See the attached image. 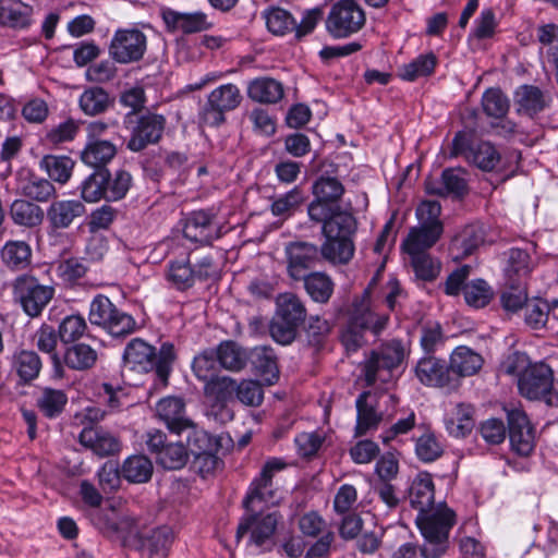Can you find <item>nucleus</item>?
Segmentation results:
<instances>
[{"mask_svg": "<svg viewBox=\"0 0 558 558\" xmlns=\"http://www.w3.org/2000/svg\"><path fill=\"white\" fill-rule=\"evenodd\" d=\"M111 105L109 94L101 87H89L80 97V107L88 116L105 112Z\"/></svg>", "mask_w": 558, "mask_h": 558, "instance_id": "49530a36", "label": "nucleus"}, {"mask_svg": "<svg viewBox=\"0 0 558 558\" xmlns=\"http://www.w3.org/2000/svg\"><path fill=\"white\" fill-rule=\"evenodd\" d=\"M88 319L92 325L101 327L113 337L128 336L137 328L135 319L128 313L120 311L104 294L96 295L90 302Z\"/></svg>", "mask_w": 558, "mask_h": 558, "instance_id": "1a4fd4ad", "label": "nucleus"}, {"mask_svg": "<svg viewBox=\"0 0 558 558\" xmlns=\"http://www.w3.org/2000/svg\"><path fill=\"white\" fill-rule=\"evenodd\" d=\"M177 357L174 345L170 342L161 344L159 352L141 338L132 339L123 352V362L131 371L149 373L156 371L161 386H167L172 364Z\"/></svg>", "mask_w": 558, "mask_h": 558, "instance_id": "f03ea898", "label": "nucleus"}, {"mask_svg": "<svg viewBox=\"0 0 558 558\" xmlns=\"http://www.w3.org/2000/svg\"><path fill=\"white\" fill-rule=\"evenodd\" d=\"M287 270L293 280H301L320 260V250L304 241L290 242L286 246Z\"/></svg>", "mask_w": 558, "mask_h": 558, "instance_id": "f3484780", "label": "nucleus"}, {"mask_svg": "<svg viewBox=\"0 0 558 558\" xmlns=\"http://www.w3.org/2000/svg\"><path fill=\"white\" fill-rule=\"evenodd\" d=\"M235 396L245 405L258 407L263 402L264 391L258 381L244 379L241 383H236Z\"/></svg>", "mask_w": 558, "mask_h": 558, "instance_id": "69168bd1", "label": "nucleus"}, {"mask_svg": "<svg viewBox=\"0 0 558 558\" xmlns=\"http://www.w3.org/2000/svg\"><path fill=\"white\" fill-rule=\"evenodd\" d=\"M551 379L553 369L547 364H530L519 377V391L530 400H541L551 386Z\"/></svg>", "mask_w": 558, "mask_h": 558, "instance_id": "aec40b11", "label": "nucleus"}, {"mask_svg": "<svg viewBox=\"0 0 558 558\" xmlns=\"http://www.w3.org/2000/svg\"><path fill=\"white\" fill-rule=\"evenodd\" d=\"M464 174L465 171L461 168L446 169L441 174L442 184L435 187L433 182L427 179L425 181V190L428 194L442 195L445 193H452L457 196H462L466 193V180Z\"/></svg>", "mask_w": 558, "mask_h": 558, "instance_id": "c9c22d12", "label": "nucleus"}, {"mask_svg": "<svg viewBox=\"0 0 558 558\" xmlns=\"http://www.w3.org/2000/svg\"><path fill=\"white\" fill-rule=\"evenodd\" d=\"M215 351L219 365L230 372L242 371L250 361L246 349L232 340L222 341Z\"/></svg>", "mask_w": 558, "mask_h": 558, "instance_id": "2f4dec72", "label": "nucleus"}, {"mask_svg": "<svg viewBox=\"0 0 558 558\" xmlns=\"http://www.w3.org/2000/svg\"><path fill=\"white\" fill-rule=\"evenodd\" d=\"M77 440L84 448L100 458L118 454L122 448L118 436L97 424L85 426L81 430Z\"/></svg>", "mask_w": 558, "mask_h": 558, "instance_id": "6ab92c4d", "label": "nucleus"}, {"mask_svg": "<svg viewBox=\"0 0 558 558\" xmlns=\"http://www.w3.org/2000/svg\"><path fill=\"white\" fill-rule=\"evenodd\" d=\"M405 356V349L398 340H391L372 350L364 361V375L367 386L376 381L387 384Z\"/></svg>", "mask_w": 558, "mask_h": 558, "instance_id": "0eeeda50", "label": "nucleus"}, {"mask_svg": "<svg viewBox=\"0 0 558 558\" xmlns=\"http://www.w3.org/2000/svg\"><path fill=\"white\" fill-rule=\"evenodd\" d=\"M445 337L439 323H427L421 333V347L427 354L434 353L439 347L444 345Z\"/></svg>", "mask_w": 558, "mask_h": 558, "instance_id": "774afa93", "label": "nucleus"}, {"mask_svg": "<svg viewBox=\"0 0 558 558\" xmlns=\"http://www.w3.org/2000/svg\"><path fill=\"white\" fill-rule=\"evenodd\" d=\"M356 425L355 436L360 437L376 429L383 420V413L377 410V395L371 391L362 392L355 402Z\"/></svg>", "mask_w": 558, "mask_h": 558, "instance_id": "b1692460", "label": "nucleus"}, {"mask_svg": "<svg viewBox=\"0 0 558 558\" xmlns=\"http://www.w3.org/2000/svg\"><path fill=\"white\" fill-rule=\"evenodd\" d=\"M299 328L300 326L295 323L286 320L276 314L269 325L271 338L282 345L291 344L295 340Z\"/></svg>", "mask_w": 558, "mask_h": 558, "instance_id": "e2e57ef3", "label": "nucleus"}, {"mask_svg": "<svg viewBox=\"0 0 558 558\" xmlns=\"http://www.w3.org/2000/svg\"><path fill=\"white\" fill-rule=\"evenodd\" d=\"M276 315L301 326L306 318V307L294 293H281L276 299Z\"/></svg>", "mask_w": 558, "mask_h": 558, "instance_id": "4c0bfd02", "label": "nucleus"}, {"mask_svg": "<svg viewBox=\"0 0 558 558\" xmlns=\"http://www.w3.org/2000/svg\"><path fill=\"white\" fill-rule=\"evenodd\" d=\"M153 463L143 454L129 457L122 465V476L131 483L148 482L153 475Z\"/></svg>", "mask_w": 558, "mask_h": 558, "instance_id": "c03bdc74", "label": "nucleus"}, {"mask_svg": "<svg viewBox=\"0 0 558 558\" xmlns=\"http://www.w3.org/2000/svg\"><path fill=\"white\" fill-rule=\"evenodd\" d=\"M307 294L314 302L327 303L333 293V282L324 272H308L301 278Z\"/></svg>", "mask_w": 558, "mask_h": 558, "instance_id": "58836bf2", "label": "nucleus"}, {"mask_svg": "<svg viewBox=\"0 0 558 558\" xmlns=\"http://www.w3.org/2000/svg\"><path fill=\"white\" fill-rule=\"evenodd\" d=\"M286 466L287 464L278 458H271L263 464L260 472L250 484L242 501L245 510H263L264 506L279 504L281 493L274 478Z\"/></svg>", "mask_w": 558, "mask_h": 558, "instance_id": "423d86ee", "label": "nucleus"}, {"mask_svg": "<svg viewBox=\"0 0 558 558\" xmlns=\"http://www.w3.org/2000/svg\"><path fill=\"white\" fill-rule=\"evenodd\" d=\"M132 185V175L124 169H118L110 174L106 169V201L116 202L122 199Z\"/></svg>", "mask_w": 558, "mask_h": 558, "instance_id": "09e8293b", "label": "nucleus"}, {"mask_svg": "<svg viewBox=\"0 0 558 558\" xmlns=\"http://www.w3.org/2000/svg\"><path fill=\"white\" fill-rule=\"evenodd\" d=\"M11 369L24 384L36 379L43 367L39 355L33 350L16 349L10 357Z\"/></svg>", "mask_w": 558, "mask_h": 558, "instance_id": "c85d7f7f", "label": "nucleus"}, {"mask_svg": "<svg viewBox=\"0 0 558 558\" xmlns=\"http://www.w3.org/2000/svg\"><path fill=\"white\" fill-rule=\"evenodd\" d=\"M448 381L449 367L446 361L435 356L421 357V384L444 387Z\"/></svg>", "mask_w": 558, "mask_h": 558, "instance_id": "e433bc0d", "label": "nucleus"}, {"mask_svg": "<svg viewBox=\"0 0 558 558\" xmlns=\"http://www.w3.org/2000/svg\"><path fill=\"white\" fill-rule=\"evenodd\" d=\"M167 279L177 290L185 291L193 287L196 275L189 259H178L169 263Z\"/></svg>", "mask_w": 558, "mask_h": 558, "instance_id": "a18cd8bd", "label": "nucleus"}, {"mask_svg": "<svg viewBox=\"0 0 558 558\" xmlns=\"http://www.w3.org/2000/svg\"><path fill=\"white\" fill-rule=\"evenodd\" d=\"M483 364L482 356L468 347H458L451 354L450 368L460 376L474 375Z\"/></svg>", "mask_w": 558, "mask_h": 558, "instance_id": "ea45409f", "label": "nucleus"}, {"mask_svg": "<svg viewBox=\"0 0 558 558\" xmlns=\"http://www.w3.org/2000/svg\"><path fill=\"white\" fill-rule=\"evenodd\" d=\"M280 519L281 515L277 511L264 513L262 510H246L238 524L235 539L240 542L248 535V545L270 550Z\"/></svg>", "mask_w": 558, "mask_h": 558, "instance_id": "6e6552de", "label": "nucleus"}, {"mask_svg": "<svg viewBox=\"0 0 558 558\" xmlns=\"http://www.w3.org/2000/svg\"><path fill=\"white\" fill-rule=\"evenodd\" d=\"M146 445L156 463L166 470H181L189 461V450L181 441H168L159 429L147 433Z\"/></svg>", "mask_w": 558, "mask_h": 558, "instance_id": "4468645a", "label": "nucleus"}, {"mask_svg": "<svg viewBox=\"0 0 558 558\" xmlns=\"http://www.w3.org/2000/svg\"><path fill=\"white\" fill-rule=\"evenodd\" d=\"M236 380L228 376H216L205 383L204 393L217 401H227L235 393Z\"/></svg>", "mask_w": 558, "mask_h": 558, "instance_id": "052dcab7", "label": "nucleus"}, {"mask_svg": "<svg viewBox=\"0 0 558 558\" xmlns=\"http://www.w3.org/2000/svg\"><path fill=\"white\" fill-rule=\"evenodd\" d=\"M304 202L303 191L295 186L286 194L277 197L270 205V211L276 217H290Z\"/></svg>", "mask_w": 558, "mask_h": 558, "instance_id": "603ef678", "label": "nucleus"}, {"mask_svg": "<svg viewBox=\"0 0 558 558\" xmlns=\"http://www.w3.org/2000/svg\"><path fill=\"white\" fill-rule=\"evenodd\" d=\"M87 324L82 315H69L62 319L58 335L63 343L74 342L86 331Z\"/></svg>", "mask_w": 558, "mask_h": 558, "instance_id": "0e129e2a", "label": "nucleus"}, {"mask_svg": "<svg viewBox=\"0 0 558 558\" xmlns=\"http://www.w3.org/2000/svg\"><path fill=\"white\" fill-rule=\"evenodd\" d=\"M484 112L492 118H504L509 110V99L499 88L487 89L482 97Z\"/></svg>", "mask_w": 558, "mask_h": 558, "instance_id": "4d7b16f0", "label": "nucleus"}, {"mask_svg": "<svg viewBox=\"0 0 558 558\" xmlns=\"http://www.w3.org/2000/svg\"><path fill=\"white\" fill-rule=\"evenodd\" d=\"M33 8L21 0H0V22L12 28H25L31 24Z\"/></svg>", "mask_w": 558, "mask_h": 558, "instance_id": "473e14b6", "label": "nucleus"}, {"mask_svg": "<svg viewBox=\"0 0 558 558\" xmlns=\"http://www.w3.org/2000/svg\"><path fill=\"white\" fill-rule=\"evenodd\" d=\"M10 214L15 223L25 227H35L44 218L41 208L25 199L14 201L11 205Z\"/></svg>", "mask_w": 558, "mask_h": 558, "instance_id": "de8ad7c7", "label": "nucleus"}, {"mask_svg": "<svg viewBox=\"0 0 558 558\" xmlns=\"http://www.w3.org/2000/svg\"><path fill=\"white\" fill-rule=\"evenodd\" d=\"M187 433L186 441L189 450V456L199 454L202 452L214 450L216 448V442L213 437L205 432L204 429L197 427V425L192 421V426L185 428Z\"/></svg>", "mask_w": 558, "mask_h": 558, "instance_id": "bf43d9fd", "label": "nucleus"}, {"mask_svg": "<svg viewBox=\"0 0 558 558\" xmlns=\"http://www.w3.org/2000/svg\"><path fill=\"white\" fill-rule=\"evenodd\" d=\"M253 368L266 385L271 386L279 379L277 356L269 347H256L250 352Z\"/></svg>", "mask_w": 558, "mask_h": 558, "instance_id": "cd10ccee", "label": "nucleus"}, {"mask_svg": "<svg viewBox=\"0 0 558 558\" xmlns=\"http://www.w3.org/2000/svg\"><path fill=\"white\" fill-rule=\"evenodd\" d=\"M264 16L268 31L274 35L282 36L296 27V21L291 13L280 8L266 11Z\"/></svg>", "mask_w": 558, "mask_h": 558, "instance_id": "864d4df0", "label": "nucleus"}, {"mask_svg": "<svg viewBox=\"0 0 558 558\" xmlns=\"http://www.w3.org/2000/svg\"><path fill=\"white\" fill-rule=\"evenodd\" d=\"M444 452L441 444L428 427L421 426V461L433 462Z\"/></svg>", "mask_w": 558, "mask_h": 558, "instance_id": "338daca9", "label": "nucleus"}, {"mask_svg": "<svg viewBox=\"0 0 558 558\" xmlns=\"http://www.w3.org/2000/svg\"><path fill=\"white\" fill-rule=\"evenodd\" d=\"M54 295V288L39 282L33 276H19L13 282V300L23 312L32 317H38Z\"/></svg>", "mask_w": 558, "mask_h": 558, "instance_id": "9d476101", "label": "nucleus"}, {"mask_svg": "<svg viewBox=\"0 0 558 558\" xmlns=\"http://www.w3.org/2000/svg\"><path fill=\"white\" fill-rule=\"evenodd\" d=\"M68 403V396L61 389L46 387L36 400L39 411L49 418L59 416Z\"/></svg>", "mask_w": 558, "mask_h": 558, "instance_id": "37998d69", "label": "nucleus"}, {"mask_svg": "<svg viewBox=\"0 0 558 558\" xmlns=\"http://www.w3.org/2000/svg\"><path fill=\"white\" fill-rule=\"evenodd\" d=\"M466 158L484 171L494 170L500 160L498 151L488 142L476 144L469 150Z\"/></svg>", "mask_w": 558, "mask_h": 558, "instance_id": "8fccbe9b", "label": "nucleus"}, {"mask_svg": "<svg viewBox=\"0 0 558 558\" xmlns=\"http://www.w3.org/2000/svg\"><path fill=\"white\" fill-rule=\"evenodd\" d=\"M126 122L132 125L126 148L133 153H140L149 145L160 142L167 119L163 114L146 110Z\"/></svg>", "mask_w": 558, "mask_h": 558, "instance_id": "f8f14e48", "label": "nucleus"}, {"mask_svg": "<svg viewBox=\"0 0 558 558\" xmlns=\"http://www.w3.org/2000/svg\"><path fill=\"white\" fill-rule=\"evenodd\" d=\"M435 485L429 473L421 472V556L439 558L449 544V532L456 523L454 512L445 501L435 504Z\"/></svg>", "mask_w": 558, "mask_h": 558, "instance_id": "f257e3e1", "label": "nucleus"}, {"mask_svg": "<svg viewBox=\"0 0 558 558\" xmlns=\"http://www.w3.org/2000/svg\"><path fill=\"white\" fill-rule=\"evenodd\" d=\"M97 357L96 350L90 345L75 343L65 350L63 360L65 365L72 369L86 371L96 364Z\"/></svg>", "mask_w": 558, "mask_h": 558, "instance_id": "a19ab883", "label": "nucleus"}, {"mask_svg": "<svg viewBox=\"0 0 558 558\" xmlns=\"http://www.w3.org/2000/svg\"><path fill=\"white\" fill-rule=\"evenodd\" d=\"M242 96L233 84H225L215 88L207 98L203 109L206 124L217 126L225 122V113L239 107Z\"/></svg>", "mask_w": 558, "mask_h": 558, "instance_id": "2eb2a0df", "label": "nucleus"}, {"mask_svg": "<svg viewBox=\"0 0 558 558\" xmlns=\"http://www.w3.org/2000/svg\"><path fill=\"white\" fill-rule=\"evenodd\" d=\"M463 293L465 302L476 308L484 307L493 298L490 287L482 279H476L464 284Z\"/></svg>", "mask_w": 558, "mask_h": 558, "instance_id": "13d9d810", "label": "nucleus"}, {"mask_svg": "<svg viewBox=\"0 0 558 558\" xmlns=\"http://www.w3.org/2000/svg\"><path fill=\"white\" fill-rule=\"evenodd\" d=\"M146 50L147 36L136 26L118 28L109 45V56L121 64L142 60Z\"/></svg>", "mask_w": 558, "mask_h": 558, "instance_id": "ddd939ff", "label": "nucleus"}, {"mask_svg": "<svg viewBox=\"0 0 558 558\" xmlns=\"http://www.w3.org/2000/svg\"><path fill=\"white\" fill-rule=\"evenodd\" d=\"M511 449L521 457L530 456L536 444L535 429L526 413L519 408L507 410Z\"/></svg>", "mask_w": 558, "mask_h": 558, "instance_id": "dca6fc26", "label": "nucleus"}, {"mask_svg": "<svg viewBox=\"0 0 558 558\" xmlns=\"http://www.w3.org/2000/svg\"><path fill=\"white\" fill-rule=\"evenodd\" d=\"M106 169H95L81 185L82 198L86 202L94 203L99 199H106Z\"/></svg>", "mask_w": 558, "mask_h": 558, "instance_id": "5fc2aeb1", "label": "nucleus"}, {"mask_svg": "<svg viewBox=\"0 0 558 558\" xmlns=\"http://www.w3.org/2000/svg\"><path fill=\"white\" fill-rule=\"evenodd\" d=\"M156 413L171 433L180 435L185 428L192 426V420L186 416L185 403L182 398L161 399L156 404Z\"/></svg>", "mask_w": 558, "mask_h": 558, "instance_id": "5701e85b", "label": "nucleus"}, {"mask_svg": "<svg viewBox=\"0 0 558 558\" xmlns=\"http://www.w3.org/2000/svg\"><path fill=\"white\" fill-rule=\"evenodd\" d=\"M16 189L23 196L37 202H47L56 193V189L49 180L25 169L19 172Z\"/></svg>", "mask_w": 558, "mask_h": 558, "instance_id": "bb28decb", "label": "nucleus"}, {"mask_svg": "<svg viewBox=\"0 0 558 558\" xmlns=\"http://www.w3.org/2000/svg\"><path fill=\"white\" fill-rule=\"evenodd\" d=\"M374 277L364 291L363 299L354 303L351 319L342 332L341 341L347 351H356L364 343L363 330H372L375 335L379 333L388 323L386 314L375 313L371 306L369 290L376 283Z\"/></svg>", "mask_w": 558, "mask_h": 558, "instance_id": "20e7f679", "label": "nucleus"}, {"mask_svg": "<svg viewBox=\"0 0 558 558\" xmlns=\"http://www.w3.org/2000/svg\"><path fill=\"white\" fill-rule=\"evenodd\" d=\"M85 214V206L80 201L53 202L47 210V219L53 229H65Z\"/></svg>", "mask_w": 558, "mask_h": 558, "instance_id": "7c9ffc66", "label": "nucleus"}, {"mask_svg": "<svg viewBox=\"0 0 558 558\" xmlns=\"http://www.w3.org/2000/svg\"><path fill=\"white\" fill-rule=\"evenodd\" d=\"M117 155V146L110 141L87 142L81 153L82 161L94 169H106Z\"/></svg>", "mask_w": 558, "mask_h": 558, "instance_id": "f704fd0d", "label": "nucleus"}, {"mask_svg": "<svg viewBox=\"0 0 558 558\" xmlns=\"http://www.w3.org/2000/svg\"><path fill=\"white\" fill-rule=\"evenodd\" d=\"M441 207L437 201L421 202V251L433 247L444 233Z\"/></svg>", "mask_w": 558, "mask_h": 558, "instance_id": "4be33fe9", "label": "nucleus"}, {"mask_svg": "<svg viewBox=\"0 0 558 558\" xmlns=\"http://www.w3.org/2000/svg\"><path fill=\"white\" fill-rule=\"evenodd\" d=\"M550 98L545 93L534 85H521L514 92V105L520 114L530 118L542 112L548 107Z\"/></svg>", "mask_w": 558, "mask_h": 558, "instance_id": "a878e982", "label": "nucleus"}, {"mask_svg": "<svg viewBox=\"0 0 558 558\" xmlns=\"http://www.w3.org/2000/svg\"><path fill=\"white\" fill-rule=\"evenodd\" d=\"M1 256L9 267H25L29 263L31 248L23 241L8 242L2 248Z\"/></svg>", "mask_w": 558, "mask_h": 558, "instance_id": "680f3d73", "label": "nucleus"}, {"mask_svg": "<svg viewBox=\"0 0 558 558\" xmlns=\"http://www.w3.org/2000/svg\"><path fill=\"white\" fill-rule=\"evenodd\" d=\"M484 229L481 225H469L454 239L453 245L461 251V257L471 255L483 242Z\"/></svg>", "mask_w": 558, "mask_h": 558, "instance_id": "3c124183", "label": "nucleus"}, {"mask_svg": "<svg viewBox=\"0 0 558 558\" xmlns=\"http://www.w3.org/2000/svg\"><path fill=\"white\" fill-rule=\"evenodd\" d=\"M325 242L320 247L322 258L333 265L348 264L354 254L352 235L356 221L352 215H338L333 219L322 221Z\"/></svg>", "mask_w": 558, "mask_h": 558, "instance_id": "7ed1b4c3", "label": "nucleus"}, {"mask_svg": "<svg viewBox=\"0 0 558 558\" xmlns=\"http://www.w3.org/2000/svg\"><path fill=\"white\" fill-rule=\"evenodd\" d=\"M161 19L168 32L181 31L184 34L199 33L213 26L203 12L182 13L170 8H161Z\"/></svg>", "mask_w": 558, "mask_h": 558, "instance_id": "412c9836", "label": "nucleus"}, {"mask_svg": "<svg viewBox=\"0 0 558 558\" xmlns=\"http://www.w3.org/2000/svg\"><path fill=\"white\" fill-rule=\"evenodd\" d=\"M446 428L454 437H464L474 427V408L469 403H456L447 411Z\"/></svg>", "mask_w": 558, "mask_h": 558, "instance_id": "c756f323", "label": "nucleus"}, {"mask_svg": "<svg viewBox=\"0 0 558 558\" xmlns=\"http://www.w3.org/2000/svg\"><path fill=\"white\" fill-rule=\"evenodd\" d=\"M174 534L169 526H159L146 535H140L135 548L147 554L148 558H166L173 543Z\"/></svg>", "mask_w": 558, "mask_h": 558, "instance_id": "393cba45", "label": "nucleus"}, {"mask_svg": "<svg viewBox=\"0 0 558 558\" xmlns=\"http://www.w3.org/2000/svg\"><path fill=\"white\" fill-rule=\"evenodd\" d=\"M344 186L338 178L320 174L312 186L314 199L308 204L307 214L313 222L333 219L338 215H350L339 204Z\"/></svg>", "mask_w": 558, "mask_h": 558, "instance_id": "39448f33", "label": "nucleus"}, {"mask_svg": "<svg viewBox=\"0 0 558 558\" xmlns=\"http://www.w3.org/2000/svg\"><path fill=\"white\" fill-rule=\"evenodd\" d=\"M282 84L271 77H258L248 83V97L260 104H277L283 97Z\"/></svg>", "mask_w": 558, "mask_h": 558, "instance_id": "72a5a7b5", "label": "nucleus"}, {"mask_svg": "<svg viewBox=\"0 0 558 558\" xmlns=\"http://www.w3.org/2000/svg\"><path fill=\"white\" fill-rule=\"evenodd\" d=\"M366 22L364 10L353 0H340L332 4L326 19V31L336 38H348L360 32Z\"/></svg>", "mask_w": 558, "mask_h": 558, "instance_id": "9b49d317", "label": "nucleus"}, {"mask_svg": "<svg viewBox=\"0 0 558 558\" xmlns=\"http://www.w3.org/2000/svg\"><path fill=\"white\" fill-rule=\"evenodd\" d=\"M75 161L69 156L47 155L40 160V167L49 178L64 184L69 181L74 169Z\"/></svg>", "mask_w": 558, "mask_h": 558, "instance_id": "79ce46f5", "label": "nucleus"}, {"mask_svg": "<svg viewBox=\"0 0 558 558\" xmlns=\"http://www.w3.org/2000/svg\"><path fill=\"white\" fill-rule=\"evenodd\" d=\"M217 364L219 363L216 351L214 349H206L194 357L192 369L199 380L207 383L217 376Z\"/></svg>", "mask_w": 558, "mask_h": 558, "instance_id": "6e6d98bb", "label": "nucleus"}, {"mask_svg": "<svg viewBox=\"0 0 558 558\" xmlns=\"http://www.w3.org/2000/svg\"><path fill=\"white\" fill-rule=\"evenodd\" d=\"M183 234L186 239L201 244H211L220 238V226L211 210L192 211L185 219Z\"/></svg>", "mask_w": 558, "mask_h": 558, "instance_id": "a211bd4d", "label": "nucleus"}]
</instances>
